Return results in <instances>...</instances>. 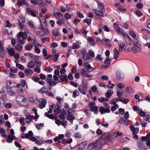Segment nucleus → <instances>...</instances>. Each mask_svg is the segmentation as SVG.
<instances>
[{"label":"nucleus","instance_id":"1","mask_svg":"<svg viewBox=\"0 0 150 150\" xmlns=\"http://www.w3.org/2000/svg\"><path fill=\"white\" fill-rule=\"evenodd\" d=\"M133 44L134 46L132 47H129V50H132L134 53L137 54L141 50L142 45L137 39L134 40Z\"/></svg>","mask_w":150,"mask_h":150},{"label":"nucleus","instance_id":"2","mask_svg":"<svg viewBox=\"0 0 150 150\" xmlns=\"http://www.w3.org/2000/svg\"><path fill=\"white\" fill-rule=\"evenodd\" d=\"M99 10L95 9L93 10V13L95 14L96 16H99L100 17H104L103 13L105 12L103 4L101 2L98 3Z\"/></svg>","mask_w":150,"mask_h":150},{"label":"nucleus","instance_id":"3","mask_svg":"<svg viewBox=\"0 0 150 150\" xmlns=\"http://www.w3.org/2000/svg\"><path fill=\"white\" fill-rule=\"evenodd\" d=\"M100 141L98 140L94 141L90 143L88 146V148H90L89 150H98L100 148Z\"/></svg>","mask_w":150,"mask_h":150},{"label":"nucleus","instance_id":"4","mask_svg":"<svg viewBox=\"0 0 150 150\" xmlns=\"http://www.w3.org/2000/svg\"><path fill=\"white\" fill-rule=\"evenodd\" d=\"M27 34L25 32H20L17 36V41L21 44H23L27 38Z\"/></svg>","mask_w":150,"mask_h":150},{"label":"nucleus","instance_id":"5","mask_svg":"<svg viewBox=\"0 0 150 150\" xmlns=\"http://www.w3.org/2000/svg\"><path fill=\"white\" fill-rule=\"evenodd\" d=\"M55 17L58 19V21L56 22L59 25L63 24L65 23V21L63 18V16L60 12H56L54 13Z\"/></svg>","mask_w":150,"mask_h":150},{"label":"nucleus","instance_id":"6","mask_svg":"<svg viewBox=\"0 0 150 150\" xmlns=\"http://www.w3.org/2000/svg\"><path fill=\"white\" fill-rule=\"evenodd\" d=\"M10 133L11 134H8L7 136L6 142L8 143H11L12 142V140H14L16 138V137L14 135V132L13 129H10Z\"/></svg>","mask_w":150,"mask_h":150},{"label":"nucleus","instance_id":"7","mask_svg":"<svg viewBox=\"0 0 150 150\" xmlns=\"http://www.w3.org/2000/svg\"><path fill=\"white\" fill-rule=\"evenodd\" d=\"M16 100L19 104L23 105L25 104L28 101V100L21 95L17 96Z\"/></svg>","mask_w":150,"mask_h":150},{"label":"nucleus","instance_id":"8","mask_svg":"<svg viewBox=\"0 0 150 150\" xmlns=\"http://www.w3.org/2000/svg\"><path fill=\"white\" fill-rule=\"evenodd\" d=\"M88 105L91 111H94V113L96 114H97L98 113V108L96 106L95 103L90 102Z\"/></svg>","mask_w":150,"mask_h":150},{"label":"nucleus","instance_id":"9","mask_svg":"<svg viewBox=\"0 0 150 150\" xmlns=\"http://www.w3.org/2000/svg\"><path fill=\"white\" fill-rule=\"evenodd\" d=\"M40 104L39 105V107L40 109H42L45 106V105L47 103L46 100L43 98H40L39 100Z\"/></svg>","mask_w":150,"mask_h":150},{"label":"nucleus","instance_id":"10","mask_svg":"<svg viewBox=\"0 0 150 150\" xmlns=\"http://www.w3.org/2000/svg\"><path fill=\"white\" fill-rule=\"evenodd\" d=\"M78 90L81 93L85 95H86V92L87 90V88L85 87L82 85L79 86Z\"/></svg>","mask_w":150,"mask_h":150},{"label":"nucleus","instance_id":"11","mask_svg":"<svg viewBox=\"0 0 150 150\" xmlns=\"http://www.w3.org/2000/svg\"><path fill=\"white\" fill-rule=\"evenodd\" d=\"M27 13L33 17L36 16V13H37V11L34 10H32L30 8H28L27 9Z\"/></svg>","mask_w":150,"mask_h":150},{"label":"nucleus","instance_id":"12","mask_svg":"<svg viewBox=\"0 0 150 150\" xmlns=\"http://www.w3.org/2000/svg\"><path fill=\"white\" fill-rule=\"evenodd\" d=\"M86 141L82 142L77 146V148L79 150L83 149L87 145Z\"/></svg>","mask_w":150,"mask_h":150},{"label":"nucleus","instance_id":"13","mask_svg":"<svg viewBox=\"0 0 150 150\" xmlns=\"http://www.w3.org/2000/svg\"><path fill=\"white\" fill-rule=\"evenodd\" d=\"M115 88L118 91H120L121 89L125 87V85L122 83H120L115 85Z\"/></svg>","mask_w":150,"mask_h":150},{"label":"nucleus","instance_id":"14","mask_svg":"<svg viewBox=\"0 0 150 150\" xmlns=\"http://www.w3.org/2000/svg\"><path fill=\"white\" fill-rule=\"evenodd\" d=\"M109 108L110 107L106 108H105L103 107H101L100 108L99 111L101 114L105 113H109L110 112V110Z\"/></svg>","mask_w":150,"mask_h":150},{"label":"nucleus","instance_id":"15","mask_svg":"<svg viewBox=\"0 0 150 150\" xmlns=\"http://www.w3.org/2000/svg\"><path fill=\"white\" fill-rule=\"evenodd\" d=\"M30 101L33 103H37L38 102L37 97L36 95L30 96L29 97Z\"/></svg>","mask_w":150,"mask_h":150},{"label":"nucleus","instance_id":"16","mask_svg":"<svg viewBox=\"0 0 150 150\" xmlns=\"http://www.w3.org/2000/svg\"><path fill=\"white\" fill-rule=\"evenodd\" d=\"M7 50L10 56L12 57L13 56L15 52V51L13 48L8 47L7 48Z\"/></svg>","mask_w":150,"mask_h":150},{"label":"nucleus","instance_id":"17","mask_svg":"<svg viewBox=\"0 0 150 150\" xmlns=\"http://www.w3.org/2000/svg\"><path fill=\"white\" fill-rule=\"evenodd\" d=\"M83 65L87 68L88 71L89 72L91 71L96 69L95 68L91 67L90 65L88 62H85L83 64Z\"/></svg>","mask_w":150,"mask_h":150},{"label":"nucleus","instance_id":"18","mask_svg":"<svg viewBox=\"0 0 150 150\" xmlns=\"http://www.w3.org/2000/svg\"><path fill=\"white\" fill-rule=\"evenodd\" d=\"M24 72L26 75L30 76L33 74L34 71L30 69L27 68L25 69Z\"/></svg>","mask_w":150,"mask_h":150},{"label":"nucleus","instance_id":"19","mask_svg":"<svg viewBox=\"0 0 150 150\" xmlns=\"http://www.w3.org/2000/svg\"><path fill=\"white\" fill-rule=\"evenodd\" d=\"M67 76L66 74L60 75L59 76V78L61 81L58 80V82H61L62 81H67Z\"/></svg>","mask_w":150,"mask_h":150},{"label":"nucleus","instance_id":"20","mask_svg":"<svg viewBox=\"0 0 150 150\" xmlns=\"http://www.w3.org/2000/svg\"><path fill=\"white\" fill-rule=\"evenodd\" d=\"M111 63L110 60L109 58L107 57L104 61V67L105 68H107L108 67L109 65Z\"/></svg>","mask_w":150,"mask_h":150},{"label":"nucleus","instance_id":"21","mask_svg":"<svg viewBox=\"0 0 150 150\" xmlns=\"http://www.w3.org/2000/svg\"><path fill=\"white\" fill-rule=\"evenodd\" d=\"M47 82L49 83L50 86H55L57 83L53 81L52 79H46Z\"/></svg>","mask_w":150,"mask_h":150},{"label":"nucleus","instance_id":"22","mask_svg":"<svg viewBox=\"0 0 150 150\" xmlns=\"http://www.w3.org/2000/svg\"><path fill=\"white\" fill-rule=\"evenodd\" d=\"M116 76L119 79L122 80L124 79L125 76L123 74L118 71L117 72Z\"/></svg>","mask_w":150,"mask_h":150},{"label":"nucleus","instance_id":"23","mask_svg":"<svg viewBox=\"0 0 150 150\" xmlns=\"http://www.w3.org/2000/svg\"><path fill=\"white\" fill-rule=\"evenodd\" d=\"M67 119L72 124L73 120L74 119V117L72 114L68 115L67 116Z\"/></svg>","mask_w":150,"mask_h":150},{"label":"nucleus","instance_id":"24","mask_svg":"<svg viewBox=\"0 0 150 150\" xmlns=\"http://www.w3.org/2000/svg\"><path fill=\"white\" fill-rule=\"evenodd\" d=\"M48 91V89L46 87L44 86H43L39 90L38 92L43 93H45L46 94Z\"/></svg>","mask_w":150,"mask_h":150},{"label":"nucleus","instance_id":"25","mask_svg":"<svg viewBox=\"0 0 150 150\" xmlns=\"http://www.w3.org/2000/svg\"><path fill=\"white\" fill-rule=\"evenodd\" d=\"M82 58L85 61H89L90 62H92L93 60V58L91 57L88 54H87L86 56H83Z\"/></svg>","mask_w":150,"mask_h":150},{"label":"nucleus","instance_id":"26","mask_svg":"<svg viewBox=\"0 0 150 150\" xmlns=\"http://www.w3.org/2000/svg\"><path fill=\"white\" fill-rule=\"evenodd\" d=\"M118 122L122 125H125L127 124V121L125 120L124 118L122 117H121L118 121Z\"/></svg>","mask_w":150,"mask_h":150},{"label":"nucleus","instance_id":"27","mask_svg":"<svg viewBox=\"0 0 150 150\" xmlns=\"http://www.w3.org/2000/svg\"><path fill=\"white\" fill-rule=\"evenodd\" d=\"M35 65V63L33 61H30L28 63L27 66L29 68L33 69Z\"/></svg>","mask_w":150,"mask_h":150},{"label":"nucleus","instance_id":"28","mask_svg":"<svg viewBox=\"0 0 150 150\" xmlns=\"http://www.w3.org/2000/svg\"><path fill=\"white\" fill-rule=\"evenodd\" d=\"M113 52H114V58L115 59H116L119 56V52L118 50L116 48H115L114 49Z\"/></svg>","mask_w":150,"mask_h":150},{"label":"nucleus","instance_id":"29","mask_svg":"<svg viewBox=\"0 0 150 150\" xmlns=\"http://www.w3.org/2000/svg\"><path fill=\"white\" fill-rule=\"evenodd\" d=\"M52 35L53 36H58L59 35L58 30L57 28H55L52 30Z\"/></svg>","mask_w":150,"mask_h":150},{"label":"nucleus","instance_id":"30","mask_svg":"<svg viewBox=\"0 0 150 150\" xmlns=\"http://www.w3.org/2000/svg\"><path fill=\"white\" fill-rule=\"evenodd\" d=\"M128 33L129 35L133 38H134V40L135 39H137V38H136V34L132 30H129L128 32Z\"/></svg>","mask_w":150,"mask_h":150},{"label":"nucleus","instance_id":"31","mask_svg":"<svg viewBox=\"0 0 150 150\" xmlns=\"http://www.w3.org/2000/svg\"><path fill=\"white\" fill-rule=\"evenodd\" d=\"M125 91L129 93H132L134 92V90L130 86L127 87L126 88Z\"/></svg>","mask_w":150,"mask_h":150},{"label":"nucleus","instance_id":"32","mask_svg":"<svg viewBox=\"0 0 150 150\" xmlns=\"http://www.w3.org/2000/svg\"><path fill=\"white\" fill-rule=\"evenodd\" d=\"M40 23L42 27H45L47 25L46 21L45 18H40Z\"/></svg>","mask_w":150,"mask_h":150},{"label":"nucleus","instance_id":"33","mask_svg":"<svg viewBox=\"0 0 150 150\" xmlns=\"http://www.w3.org/2000/svg\"><path fill=\"white\" fill-rule=\"evenodd\" d=\"M28 26L31 28L35 29L36 27L34 25V23L32 21H29L27 23Z\"/></svg>","mask_w":150,"mask_h":150},{"label":"nucleus","instance_id":"34","mask_svg":"<svg viewBox=\"0 0 150 150\" xmlns=\"http://www.w3.org/2000/svg\"><path fill=\"white\" fill-rule=\"evenodd\" d=\"M39 28L41 30H42V32L43 34H44V36L47 35L49 33L48 29L47 28H43L42 27H39Z\"/></svg>","mask_w":150,"mask_h":150},{"label":"nucleus","instance_id":"35","mask_svg":"<svg viewBox=\"0 0 150 150\" xmlns=\"http://www.w3.org/2000/svg\"><path fill=\"white\" fill-rule=\"evenodd\" d=\"M113 91L111 90H108L106 93V97L109 98L113 94Z\"/></svg>","mask_w":150,"mask_h":150},{"label":"nucleus","instance_id":"36","mask_svg":"<svg viewBox=\"0 0 150 150\" xmlns=\"http://www.w3.org/2000/svg\"><path fill=\"white\" fill-rule=\"evenodd\" d=\"M33 45L30 43H28L25 46V49L28 50H31L33 47Z\"/></svg>","mask_w":150,"mask_h":150},{"label":"nucleus","instance_id":"37","mask_svg":"<svg viewBox=\"0 0 150 150\" xmlns=\"http://www.w3.org/2000/svg\"><path fill=\"white\" fill-rule=\"evenodd\" d=\"M67 113L65 111H64L62 114H60L59 115V117L61 120H64L65 118V115Z\"/></svg>","mask_w":150,"mask_h":150},{"label":"nucleus","instance_id":"38","mask_svg":"<svg viewBox=\"0 0 150 150\" xmlns=\"http://www.w3.org/2000/svg\"><path fill=\"white\" fill-rule=\"evenodd\" d=\"M25 116L26 117V119L32 120L34 119V116L31 115L30 113H27L25 114Z\"/></svg>","mask_w":150,"mask_h":150},{"label":"nucleus","instance_id":"39","mask_svg":"<svg viewBox=\"0 0 150 150\" xmlns=\"http://www.w3.org/2000/svg\"><path fill=\"white\" fill-rule=\"evenodd\" d=\"M94 60L97 62L102 61L103 60V58L101 57V55L98 54L96 57L94 58Z\"/></svg>","mask_w":150,"mask_h":150},{"label":"nucleus","instance_id":"40","mask_svg":"<svg viewBox=\"0 0 150 150\" xmlns=\"http://www.w3.org/2000/svg\"><path fill=\"white\" fill-rule=\"evenodd\" d=\"M134 13L138 17L141 16L143 15L142 13L139 10H135L134 11Z\"/></svg>","mask_w":150,"mask_h":150},{"label":"nucleus","instance_id":"41","mask_svg":"<svg viewBox=\"0 0 150 150\" xmlns=\"http://www.w3.org/2000/svg\"><path fill=\"white\" fill-rule=\"evenodd\" d=\"M23 48V46L20 44H17L15 46V49L18 51H21Z\"/></svg>","mask_w":150,"mask_h":150},{"label":"nucleus","instance_id":"42","mask_svg":"<svg viewBox=\"0 0 150 150\" xmlns=\"http://www.w3.org/2000/svg\"><path fill=\"white\" fill-rule=\"evenodd\" d=\"M125 45V43L124 42H122L120 43L119 45V51L120 52H122L123 50V48Z\"/></svg>","mask_w":150,"mask_h":150},{"label":"nucleus","instance_id":"43","mask_svg":"<svg viewBox=\"0 0 150 150\" xmlns=\"http://www.w3.org/2000/svg\"><path fill=\"white\" fill-rule=\"evenodd\" d=\"M130 128L132 132H134L135 131V132H136L137 133H138L139 131V129L138 128H135L133 126H130Z\"/></svg>","mask_w":150,"mask_h":150},{"label":"nucleus","instance_id":"44","mask_svg":"<svg viewBox=\"0 0 150 150\" xmlns=\"http://www.w3.org/2000/svg\"><path fill=\"white\" fill-rule=\"evenodd\" d=\"M35 33L36 35L39 37H42L44 36V34H43L42 32L40 31H36Z\"/></svg>","mask_w":150,"mask_h":150},{"label":"nucleus","instance_id":"45","mask_svg":"<svg viewBox=\"0 0 150 150\" xmlns=\"http://www.w3.org/2000/svg\"><path fill=\"white\" fill-rule=\"evenodd\" d=\"M19 121L22 125H25L26 123L25 121V119L23 117H21L19 119Z\"/></svg>","mask_w":150,"mask_h":150},{"label":"nucleus","instance_id":"46","mask_svg":"<svg viewBox=\"0 0 150 150\" xmlns=\"http://www.w3.org/2000/svg\"><path fill=\"white\" fill-rule=\"evenodd\" d=\"M0 56L1 57H4L5 56V52L3 49V47L0 48Z\"/></svg>","mask_w":150,"mask_h":150},{"label":"nucleus","instance_id":"47","mask_svg":"<svg viewBox=\"0 0 150 150\" xmlns=\"http://www.w3.org/2000/svg\"><path fill=\"white\" fill-rule=\"evenodd\" d=\"M119 101L120 102H122L123 103L127 104L128 102L129 101V100L128 98L126 99H122V98L121 99L119 98Z\"/></svg>","mask_w":150,"mask_h":150},{"label":"nucleus","instance_id":"48","mask_svg":"<svg viewBox=\"0 0 150 150\" xmlns=\"http://www.w3.org/2000/svg\"><path fill=\"white\" fill-rule=\"evenodd\" d=\"M80 47L79 44L77 43H74L72 45V48L73 49H78Z\"/></svg>","mask_w":150,"mask_h":150},{"label":"nucleus","instance_id":"49","mask_svg":"<svg viewBox=\"0 0 150 150\" xmlns=\"http://www.w3.org/2000/svg\"><path fill=\"white\" fill-rule=\"evenodd\" d=\"M137 145L138 147L140 148H142L144 146V143H143V142L140 141H138Z\"/></svg>","mask_w":150,"mask_h":150},{"label":"nucleus","instance_id":"50","mask_svg":"<svg viewBox=\"0 0 150 150\" xmlns=\"http://www.w3.org/2000/svg\"><path fill=\"white\" fill-rule=\"evenodd\" d=\"M98 100L100 102H103L108 101V99L106 98L102 97L99 98H98Z\"/></svg>","mask_w":150,"mask_h":150},{"label":"nucleus","instance_id":"51","mask_svg":"<svg viewBox=\"0 0 150 150\" xmlns=\"http://www.w3.org/2000/svg\"><path fill=\"white\" fill-rule=\"evenodd\" d=\"M88 54L90 55L91 57H93V58L95 56L94 52V51L91 50H90L88 51Z\"/></svg>","mask_w":150,"mask_h":150},{"label":"nucleus","instance_id":"52","mask_svg":"<svg viewBox=\"0 0 150 150\" xmlns=\"http://www.w3.org/2000/svg\"><path fill=\"white\" fill-rule=\"evenodd\" d=\"M10 71L11 72L16 73L17 71V69L13 67H12L10 68Z\"/></svg>","mask_w":150,"mask_h":150},{"label":"nucleus","instance_id":"53","mask_svg":"<svg viewBox=\"0 0 150 150\" xmlns=\"http://www.w3.org/2000/svg\"><path fill=\"white\" fill-rule=\"evenodd\" d=\"M45 115L51 119H53L54 118V116L52 115L49 114L47 112H45Z\"/></svg>","mask_w":150,"mask_h":150},{"label":"nucleus","instance_id":"54","mask_svg":"<svg viewBox=\"0 0 150 150\" xmlns=\"http://www.w3.org/2000/svg\"><path fill=\"white\" fill-rule=\"evenodd\" d=\"M41 40L42 43H44L46 40L48 42H49L50 41V38H49L45 37L44 38H41Z\"/></svg>","mask_w":150,"mask_h":150},{"label":"nucleus","instance_id":"55","mask_svg":"<svg viewBox=\"0 0 150 150\" xmlns=\"http://www.w3.org/2000/svg\"><path fill=\"white\" fill-rule=\"evenodd\" d=\"M72 6L69 4H67L66 6V9L67 12L70 11L71 10H72L73 8H71Z\"/></svg>","mask_w":150,"mask_h":150},{"label":"nucleus","instance_id":"56","mask_svg":"<svg viewBox=\"0 0 150 150\" xmlns=\"http://www.w3.org/2000/svg\"><path fill=\"white\" fill-rule=\"evenodd\" d=\"M16 67L21 70H23L25 69V67L21 64H18L16 66Z\"/></svg>","mask_w":150,"mask_h":150},{"label":"nucleus","instance_id":"57","mask_svg":"<svg viewBox=\"0 0 150 150\" xmlns=\"http://www.w3.org/2000/svg\"><path fill=\"white\" fill-rule=\"evenodd\" d=\"M118 100H119V99L118 98H114L110 101V103L111 104H114L115 103H116V102Z\"/></svg>","mask_w":150,"mask_h":150},{"label":"nucleus","instance_id":"58","mask_svg":"<svg viewBox=\"0 0 150 150\" xmlns=\"http://www.w3.org/2000/svg\"><path fill=\"white\" fill-rule=\"evenodd\" d=\"M87 70L85 68H84L82 69L81 71V76H83L84 75L86 74Z\"/></svg>","mask_w":150,"mask_h":150},{"label":"nucleus","instance_id":"59","mask_svg":"<svg viewBox=\"0 0 150 150\" xmlns=\"http://www.w3.org/2000/svg\"><path fill=\"white\" fill-rule=\"evenodd\" d=\"M91 89L92 91L95 93H98L97 89V87L95 86H93L91 88Z\"/></svg>","mask_w":150,"mask_h":150},{"label":"nucleus","instance_id":"60","mask_svg":"<svg viewBox=\"0 0 150 150\" xmlns=\"http://www.w3.org/2000/svg\"><path fill=\"white\" fill-rule=\"evenodd\" d=\"M138 113L139 114L140 116L142 117L145 116L146 115L145 112L142 111V110H141L139 112H138Z\"/></svg>","mask_w":150,"mask_h":150},{"label":"nucleus","instance_id":"61","mask_svg":"<svg viewBox=\"0 0 150 150\" xmlns=\"http://www.w3.org/2000/svg\"><path fill=\"white\" fill-rule=\"evenodd\" d=\"M64 17L66 19H69L71 18V15L68 13H66L64 14Z\"/></svg>","mask_w":150,"mask_h":150},{"label":"nucleus","instance_id":"62","mask_svg":"<svg viewBox=\"0 0 150 150\" xmlns=\"http://www.w3.org/2000/svg\"><path fill=\"white\" fill-rule=\"evenodd\" d=\"M79 94V92L77 90H76L74 91L73 94V96L74 98H76L78 94Z\"/></svg>","mask_w":150,"mask_h":150},{"label":"nucleus","instance_id":"63","mask_svg":"<svg viewBox=\"0 0 150 150\" xmlns=\"http://www.w3.org/2000/svg\"><path fill=\"white\" fill-rule=\"evenodd\" d=\"M35 52L38 54H39L40 52V49L38 47L35 46H34Z\"/></svg>","mask_w":150,"mask_h":150},{"label":"nucleus","instance_id":"64","mask_svg":"<svg viewBox=\"0 0 150 150\" xmlns=\"http://www.w3.org/2000/svg\"><path fill=\"white\" fill-rule=\"evenodd\" d=\"M42 54L45 57H46L47 56V50L45 48H43L42 50Z\"/></svg>","mask_w":150,"mask_h":150}]
</instances>
